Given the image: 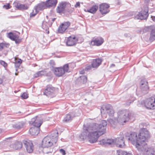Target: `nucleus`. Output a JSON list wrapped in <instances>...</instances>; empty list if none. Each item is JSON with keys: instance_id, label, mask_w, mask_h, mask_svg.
I'll use <instances>...</instances> for the list:
<instances>
[{"instance_id": "f257e3e1", "label": "nucleus", "mask_w": 155, "mask_h": 155, "mask_svg": "<svg viewBox=\"0 0 155 155\" xmlns=\"http://www.w3.org/2000/svg\"><path fill=\"white\" fill-rule=\"evenodd\" d=\"M107 122L102 120L100 124L93 123L88 126L84 125L83 131L80 136L81 139L84 140L87 138L91 143L96 142L100 136L106 132Z\"/></svg>"}, {"instance_id": "f03ea898", "label": "nucleus", "mask_w": 155, "mask_h": 155, "mask_svg": "<svg viewBox=\"0 0 155 155\" xmlns=\"http://www.w3.org/2000/svg\"><path fill=\"white\" fill-rule=\"evenodd\" d=\"M149 135V132L147 129L143 128L140 130L138 137L137 133L135 132L126 133L125 139L130 141L134 145L139 151L142 152L144 149L142 143L145 141Z\"/></svg>"}, {"instance_id": "7ed1b4c3", "label": "nucleus", "mask_w": 155, "mask_h": 155, "mask_svg": "<svg viewBox=\"0 0 155 155\" xmlns=\"http://www.w3.org/2000/svg\"><path fill=\"white\" fill-rule=\"evenodd\" d=\"M117 121L120 124L123 125L130 119L129 113L126 110H119L117 113Z\"/></svg>"}, {"instance_id": "20e7f679", "label": "nucleus", "mask_w": 155, "mask_h": 155, "mask_svg": "<svg viewBox=\"0 0 155 155\" xmlns=\"http://www.w3.org/2000/svg\"><path fill=\"white\" fill-rule=\"evenodd\" d=\"M58 133V132H56L57 135H55L54 141L52 140L51 138L49 136L45 137L42 141V147L43 148L48 147L51 146L54 143L55 144L57 141Z\"/></svg>"}, {"instance_id": "39448f33", "label": "nucleus", "mask_w": 155, "mask_h": 155, "mask_svg": "<svg viewBox=\"0 0 155 155\" xmlns=\"http://www.w3.org/2000/svg\"><path fill=\"white\" fill-rule=\"evenodd\" d=\"M101 111L102 114H107L110 116L111 117L113 116L114 113V111L110 104L103 105L101 109Z\"/></svg>"}, {"instance_id": "423d86ee", "label": "nucleus", "mask_w": 155, "mask_h": 155, "mask_svg": "<svg viewBox=\"0 0 155 155\" xmlns=\"http://www.w3.org/2000/svg\"><path fill=\"white\" fill-rule=\"evenodd\" d=\"M144 104L147 109H155V95L147 99L144 102Z\"/></svg>"}, {"instance_id": "0eeeda50", "label": "nucleus", "mask_w": 155, "mask_h": 155, "mask_svg": "<svg viewBox=\"0 0 155 155\" xmlns=\"http://www.w3.org/2000/svg\"><path fill=\"white\" fill-rule=\"evenodd\" d=\"M148 11L147 6H145L144 9H142L140 12H139L137 15L136 17L138 19H146L149 15Z\"/></svg>"}, {"instance_id": "6e6552de", "label": "nucleus", "mask_w": 155, "mask_h": 155, "mask_svg": "<svg viewBox=\"0 0 155 155\" xmlns=\"http://www.w3.org/2000/svg\"><path fill=\"white\" fill-rule=\"evenodd\" d=\"M55 88L51 85H48L44 92V94L48 97H53L55 96Z\"/></svg>"}, {"instance_id": "1a4fd4ad", "label": "nucleus", "mask_w": 155, "mask_h": 155, "mask_svg": "<svg viewBox=\"0 0 155 155\" xmlns=\"http://www.w3.org/2000/svg\"><path fill=\"white\" fill-rule=\"evenodd\" d=\"M26 150L28 153H31L33 151L34 146L31 141L29 140H24L23 141Z\"/></svg>"}, {"instance_id": "9d476101", "label": "nucleus", "mask_w": 155, "mask_h": 155, "mask_svg": "<svg viewBox=\"0 0 155 155\" xmlns=\"http://www.w3.org/2000/svg\"><path fill=\"white\" fill-rule=\"evenodd\" d=\"M42 120L39 118L38 116L32 118L30 122V124L32 125L34 127L39 128L42 123Z\"/></svg>"}, {"instance_id": "9b49d317", "label": "nucleus", "mask_w": 155, "mask_h": 155, "mask_svg": "<svg viewBox=\"0 0 155 155\" xmlns=\"http://www.w3.org/2000/svg\"><path fill=\"white\" fill-rule=\"evenodd\" d=\"M109 5L107 4H101L99 6V11L102 14H106L110 11L109 9Z\"/></svg>"}, {"instance_id": "f8f14e48", "label": "nucleus", "mask_w": 155, "mask_h": 155, "mask_svg": "<svg viewBox=\"0 0 155 155\" xmlns=\"http://www.w3.org/2000/svg\"><path fill=\"white\" fill-rule=\"evenodd\" d=\"M104 40L101 37L93 38L91 41V45L92 46H99L104 42Z\"/></svg>"}, {"instance_id": "ddd939ff", "label": "nucleus", "mask_w": 155, "mask_h": 155, "mask_svg": "<svg viewBox=\"0 0 155 155\" xmlns=\"http://www.w3.org/2000/svg\"><path fill=\"white\" fill-rule=\"evenodd\" d=\"M124 139V137L123 136L118 137L116 138L115 142L117 147L122 148L125 146Z\"/></svg>"}, {"instance_id": "4468645a", "label": "nucleus", "mask_w": 155, "mask_h": 155, "mask_svg": "<svg viewBox=\"0 0 155 155\" xmlns=\"http://www.w3.org/2000/svg\"><path fill=\"white\" fill-rule=\"evenodd\" d=\"M70 25V23L69 21L62 23L59 25L58 28V33H63L65 31Z\"/></svg>"}, {"instance_id": "2eb2a0df", "label": "nucleus", "mask_w": 155, "mask_h": 155, "mask_svg": "<svg viewBox=\"0 0 155 155\" xmlns=\"http://www.w3.org/2000/svg\"><path fill=\"white\" fill-rule=\"evenodd\" d=\"M78 41L76 39V38L74 36H70L67 39L66 42L67 45L68 46H72L76 44V42Z\"/></svg>"}, {"instance_id": "dca6fc26", "label": "nucleus", "mask_w": 155, "mask_h": 155, "mask_svg": "<svg viewBox=\"0 0 155 155\" xmlns=\"http://www.w3.org/2000/svg\"><path fill=\"white\" fill-rule=\"evenodd\" d=\"M67 3L65 2H62L58 5L56 8V12L58 13H61L64 11Z\"/></svg>"}, {"instance_id": "f3484780", "label": "nucleus", "mask_w": 155, "mask_h": 155, "mask_svg": "<svg viewBox=\"0 0 155 155\" xmlns=\"http://www.w3.org/2000/svg\"><path fill=\"white\" fill-rule=\"evenodd\" d=\"M46 7L45 3L43 2L38 4L37 6L34 7V9L37 12L43 10Z\"/></svg>"}, {"instance_id": "a211bd4d", "label": "nucleus", "mask_w": 155, "mask_h": 155, "mask_svg": "<svg viewBox=\"0 0 155 155\" xmlns=\"http://www.w3.org/2000/svg\"><path fill=\"white\" fill-rule=\"evenodd\" d=\"M25 123L23 121L17 122L12 125L13 128L18 130L23 128L25 125Z\"/></svg>"}, {"instance_id": "6ab92c4d", "label": "nucleus", "mask_w": 155, "mask_h": 155, "mask_svg": "<svg viewBox=\"0 0 155 155\" xmlns=\"http://www.w3.org/2000/svg\"><path fill=\"white\" fill-rule=\"evenodd\" d=\"M114 140L111 139H107L106 140L103 139L99 141V144L102 145H107V144L110 145L113 143Z\"/></svg>"}, {"instance_id": "aec40b11", "label": "nucleus", "mask_w": 155, "mask_h": 155, "mask_svg": "<svg viewBox=\"0 0 155 155\" xmlns=\"http://www.w3.org/2000/svg\"><path fill=\"white\" fill-rule=\"evenodd\" d=\"M54 74L56 76L60 77L63 75L64 73L62 67H61L55 68Z\"/></svg>"}, {"instance_id": "412c9836", "label": "nucleus", "mask_w": 155, "mask_h": 155, "mask_svg": "<svg viewBox=\"0 0 155 155\" xmlns=\"http://www.w3.org/2000/svg\"><path fill=\"white\" fill-rule=\"evenodd\" d=\"M149 88L148 86H140L139 96L143 95L148 93L149 91Z\"/></svg>"}, {"instance_id": "4be33fe9", "label": "nucleus", "mask_w": 155, "mask_h": 155, "mask_svg": "<svg viewBox=\"0 0 155 155\" xmlns=\"http://www.w3.org/2000/svg\"><path fill=\"white\" fill-rule=\"evenodd\" d=\"M57 2V0H47L45 3L46 7H55Z\"/></svg>"}, {"instance_id": "5701e85b", "label": "nucleus", "mask_w": 155, "mask_h": 155, "mask_svg": "<svg viewBox=\"0 0 155 155\" xmlns=\"http://www.w3.org/2000/svg\"><path fill=\"white\" fill-rule=\"evenodd\" d=\"M74 112L70 113L69 114L66 115V116L64 119V121L66 122H68L71 120L72 119V116L74 117L78 116L79 115L78 114H74Z\"/></svg>"}, {"instance_id": "b1692460", "label": "nucleus", "mask_w": 155, "mask_h": 155, "mask_svg": "<svg viewBox=\"0 0 155 155\" xmlns=\"http://www.w3.org/2000/svg\"><path fill=\"white\" fill-rule=\"evenodd\" d=\"M101 62L102 60L100 58L93 60L91 63V65L92 68H97L101 64Z\"/></svg>"}, {"instance_id": "393cba45", "label": "nucleus", "mask_w": 155, "mask_h": 155, "mask_svg": "<svg viewBox=\"0 0 155 155\" xmlns=\"http://www.w3.org/2000/svg\"><path fill=\"white\" fill-rule=\"evenodd\" d=\"M39 128L34 126L31 128L29 132L32 135H37L39 133Z\"/></svg>"}, {"instance_id": "a878e982", "label": "nucleus", "mask_w": 155, "mask_h": 155, "mask_svg": "<svg viewBox=\"0 0 155 155\" xmlns=\"http://www.w3.org/2000/svg\"><path fill=\"white\" fill-rule=\"evenodd\" d=\"M87 78L86 76L83 75L78 78L77 81L78 82V84H83L87 82Z\"/></svg>"}, {"instance_id": "bb28decb", "label": "nucleus", "mask_w": 155, "mask_h": 155, "mask_svg": "<svg viewBox=\"0 0 155 155\" xmlns=\"http://www.w3.org/2000/svg\"><path fill=\"white\" fill-rule=\"evenodd\" d=\"M98 9V6L94 5L91 7L90 9H88L87 10H85L84 11L86 12L94 14L96 12Z\"/></svg>"}, {"instance_id": "cd10ccee", "label": "nucleus", "mask_w": 155, "mask_h": 155, "mask_svg": "<svg viewBox=\"0 0 155 155\" xmlns=\"http://www.w3.org/2000/svg\"><path fill=\"white\" fill-rule=\"evenodd\" d=\"M15 7L20 10H26L28 8L27 4H21L20 3H17L15 5Z\"/></svg>"}, {"instance_id": "c85d7f7f", "label": "nucleus", "mask_w": 155, "mask_h": 155, "mask_svg": "<svg viewBox=\"0 0 155 155\" xmlns=\"http://www.w3.org/2000/svg\"><path fill=\"white\" fill-rule=\"evenodd\" d=\"M145 154V155H155V151L153 148H148Z\"/></svg>"}, {"instance_id": "c756f323", "label": "nucleus", "mask_w": 155, "mask_h": 155, "mask_svg": "<svg viewBox=\"0 0 155 155\" xmlns=\"http://www.w3.org/2000/svg\"><path fill=\"white\" fill-rule=\"evenodd\" d=\"M50 26L48 24L46 21H43L42 24V28L45 30L46 33L49 34V33L48 30V27Z\"/></svg>"}, {"instance_id": "7c9ffc66", "label": "nucleus", "mask_w": 155, "mask_h": 155, "mask_svg": "<svg viewBox=\"0 0 155 155\" xmlns=\"http://www.w3.org/2000/svg\"><path fill=\"white\" fill-rule=\"evenodd\" d=\"M22 146V143L21 142H17L15 143L13 145V147L14 149L15 150H18L21 149Z\"/></svg>"}, {"instance_id": "2f4dec72", "label": "nucleus", "mask_w": 155, "mask_h": 155, "mask_svg": "<svg viewBox=\"0 0 155 155\" xmlns=\"http://www.w3.org/2000/svg\"><path fill=\"white\" fill-rule=\"evenodd\" d=\"M45 74V71L44 70H42L41 71H38L34 75V77L35 78H37L38 77L44 75Z\"/></svg>"}, {"instance_id": "473e14b6", "label": "nucleus", "mask_w": 155, "mask_h": 155, "mask_svg": "<svg viewBox=\"0 0 155 155\" xmlns=\"http://www.w3.org/2000/svg\"><path fill=\"white\" fill-rule=\"evenodd\" d=\"M18 35L13 33L12 32H10L8 34V37L11 40L14 41L15 39L18 37Z\"/></svg>"}, {"instance_id": "72a5a7b5", "label": "nucleus", "mask_w": 155, "mask_h": 155, "mask_svg": "<svg viewBox=\"0 0 155 155\" xmlns=\"http://www.w3.org/2000/svg\"><path fill=\"white\" fill-rule=\"evenodd\" d=\"M149 39L150 41H153L155 40V29L152 30Z\"/></svg>"}, {"instance_id": "f704fd0d", "label": "nucleus", "mask_w": 155, "mask_h": 155, "mask_svg": "<svg viewBox=\"0 0 155 155\" xmlns=\"http://www.w3.org/2000/svg\"><path fill=\"white\" fill-rule=\"evenodd\" d=\"M136 99V98L133 96H131L130 97L129 100H128L126 103V105H129L130 104L132 103L134 100Z\"/></svg>"}, {"instance_id": "c9c22d12", "label": "nucleus", "mask_w": 155, "mask_h": 155, "mask_svg": "<svg viewBox=\"0 0 155 155\" xmlns=\"http://www.w3.org/2000/svg\"><path fill=\"white\" fill-rule=\"evenodd\" d=\"M140 86H147L148 85V82L146 79H142L140 82Z\"/></svg>"}, {"instance_id": "e433bc0d", "label": "nucleus", "mask_w": 155, "mask_h": 155, "mask_svg": "<svg viewBox=\"0 0 155 155\" xmlns=\"http://www.w3.org/2000/svg\"><path fill=\"white\" fill-rule=\"evenodd\" d=\"M62 68L64 71V73L65 72L68 73L70 72V71H69V65L68 64H64Z\"/></svg>"}, {"instance_id": "4c0bfd02", "label": "nucleus", "mask_w": 155, "mask_h": 155, "mask_svg": "<svg viewBox=\"0 0 155 155\" xmlns=\"http://www.w3.org/2000/svg\"><path fill=\"white\" fill-rule=\"evenodd\" d=\"M9 46V44L8 43H1L0 44V50L4 47L8 48Z\"/></svg>"}, {"instance_id": "58836bf2", "label": "nucleus", "mask_w": 155, "mask_h": 155, "mask_svg": "<svg viewBox=\"0 0 155 155\" xmlns=\"http://www.w3.org/2000/svg\"><path fill=\"white\" fill-rule=\"evenodd\" d=\"M117 118H115L114 120L112 119H108V122L111 125H115L117 122Z\"/></svg>"}, {"instance_id": "ea45409f", "label": "nucleus", "mask_w": 155, "mask_h": 155, "mask_svg": "<svg viewBox=\"0 0 155 155\" xmlns=\"http://www.w3.org/2000/svg\"><path fill=\"white\" fill-rule=\"evenodd\" d=\"M127 152L122 150H118L117 151V155H125L126 154Z\"/></svg>"}, {"instance_id": "a19ab883", "label": "nucleus", "mask_w": 155, "mask_h": 155, "mask_svg": "<svg viewBox=\"0 0 155 155\" xmlns=\"http://www.w3.org/2000/svg\"><path fill=\"white\" fill-rule=\"evenodd\" d=\"M0 64L5 68H6L8 65L7 64L5 61L2 60H0Z\"/></svg>"}, {"instance_id": "79ce46f5", "label": "nucleus", "mask_w": 155, "mask_h": 155, "mask_svg": "<svg viewBox=\"0 0 155 155\" xmlns=\"http://www.w3.org/2000/svg\"><path fill=\"white\" fill-rule=\"evenodd\" d=\"M21 39L19 38V36H18L14 41H15L16 44H19L21 42Z\"/></svg>"}, {"instance_id": "37998d69", "label": "nucleus", "mask_w": 155, "mask_h": 155, "mask_svg": "<svg viewBox=\"0 0 155 155\" xmlns=\"http://www.w3.org/2000/svg\"><path fill=\"white\" fill-rule=\"evenodd\" d=\"M21 97L22 98L24 99H26L28 97L27 94L26 93H23L21 94Z\"/></svg>"}, {"instance_id": "c03bdc74", "label": "nucleus", "mask_w": 155, "mask_h": 155, "mask_svg": "<svg viewBox=\"0 0 155 155\" xmlns=\"http://www.w3.org/2000/svg\"><path fill=\"white\" fill-rule=\"evenodd\" d=\"M92 66L91 64V65H90V64L89 65L86 66V68H85V71H88V70L91 69L92 68Z\"/></svg>"}, {"instance_id": "a18cd8bd", "label": "nucleus", "mask_w": 155, "mask_h": 155, "mask_svg": "<svg viewBox=\"0 0 155 155\" xmlns=\"http://www.w3.org/2000/svg\"><path fill=\"white\" fill-rule=\"evenodd\" d=\"M3 7L6 9H8L10 8V5L9 4H7L3 5Z\"/></svg>"}, {"instance_id": "49530a36", "label": "nucleus", "mask_w": 155, "mask_h": 155, "mask_svg": "<svg viewBox=\"0 0 155 155\" xmlns=\"http://www.w3.org/2000/svg\"><path fill=\"white\" fill-rule=\"evenodd\" d=\"M60 152L62 153L63 155H65L66 154V153L65 151L63 149H61L60 150Z\"/></svg>"}, {"instance_id": "de8ad7c7", "label": "nucleus", "mask_w": 155, "mask_h": 155, "mask_svg": "<svg viewBox=\"0 0 155 155\" xmlns=\"http://www.w3.org/2000/svg\"><path fill=\"white\" fill-rule=\"evenodd\" d=\"M22 60L21 59L19 58L18 61H16L15 63L21 64L22 63Z\"/></svg>"}, {"instance_id": "09e8293b", "label": "nucleus", "mask_w": 155, "mask_h": 155, "mask_svg": "<svg viewBox=\"0 0 155 155\" xmlns=\"http://www.w3.org/2000/svg\"><path fill=\"white\" fill-rule=\"evenodd\" d=\"M50 64L52 66H54L55 65V63L53 60H51L50 61Z\"/></svg>"}, {"instance_id": "8fccbe9b", "label": "nucleus", "mask_w": 155, "mask_h": 155, "mask_svg": "<svg viewBox=\"0 0 155 155\" xmlns=\"http://www.w3.org/2000/svg\"><path fill=\"white\" fill-rule=\"evenodd\" d=\"M20 64H21L15 63V68H19V67L20 66Z\"/></svg>"}, {"instance_id": "3c124183", "label": "nucleus", "mask_w": 155, "mask_h": 155, "mask_svg": "<svg viewBox=\"0 0 155 155\" xmlns=\"http://www.w3.org/2000/svg\"><path fill=\"white\" fill-rule=\"evenodd\" d=\"M78 7H80V4L79 2H78L76 3V5H75V7L77 8Z\"/></svg>"}, {"instance_id": "603ef678", "label": "nucleus", "mask_w": 155, "mask_h": 155, "mask_svg": "<svg viewBox=\"0 0 155 155\" xmlns=\"http://www.w3.org/2000/svg\"><path fill=\"white\" fill-rule=\"evenodd\" d=\"M36 15V14H33L32 13H31L30 14V17H34L35 15Z\"/></svg>"}, {"instance_id": "864d4df0", "label": "nucleus", "mask_w": 155, "mask_h": 155, "mask_svg": "<svg viewBox=\"0 0 155 155\" xmlns=\"http://www.w3.org/2000/svg\"><path fill=\"white\" fill-rule=\"evenodd\" d=\"M151 18L152 20L154 22H155V16H151Z\"/></svg>"}, {"instance_id": "5fc2aeb1", "label": "nucleus", "mask_w": 155, "mask_h": 155, "mask_svg": "<svg viewBox=\"0 0 155 155\" xmlns=\"http://www.w3.org/2000/svg\"><path fill=\"white\" fill-rule=\"evenodd\" d=\"M56 19L55 18H52L51 19V21H52L51 22V25L52 24L53 22L54 21L55 19Z\"/></svg>"}, {"instance_id": "6e6d98bb", "label": "nucleus", "mask_w": 155, "mask_h": 155, "mask_svg": "<svg viewBox=\"0 0 155 155\" xmlns=\"http://www.w3.org/2000/svg\"><path fill=\"white\" fill-rule=\"evenodd\" d=\"M80 72L81 74H83L84 73V70H82L81 71H80Z\"/></svg>"}, {"instance_id": "4d7b16f0", "label": "nucleus", "mask_w": 155, "mask_h": 155, "mask_svg": "<svg viewBox=\"0 0 155 155\" xmlns=\"http://www.w3.org/2000/svg\"><path fill=\"white\" fill-rule=\"evenodd\" d=\"M125 155H133L131 153H129L127 152L126 154H125Z\"/></svg>"}, {"instance_id": "13d9d810", "label": "nucleus", "mask_w": 155, "mask_h": 155, "mask_svg": "<svg viewBox=\"0 0 155 155\" xmlns=\"http://www.w3.org/2000/svg\"><path fill=\"white\" fill-rule=\"evenodd\" d=\"M3 80L2 79L0 78V84H2V83Z\"/></svg>"}, {"instance_id": "bf43d9fd", "label": "nucleus", "mask_w": 155, "mask_h": 155, "mask_svg": "<svg viewBox=\"0 0 155 155\" xmlns=\"http://www.w3.org/2000/svg\"><path fill=\"white\" fill-rule=\"evenodd\" d=\"M51 152H52V151H51V150H50L49 151H47V152H45V153H51Z\"/></svg>"}, {"instance_id": "052dcab7", "label": "nucleus", "mask_w": 155, "mask_h": 155, "mask_svg": "<svg viewBox=\"0 0 155 155\" xmlns=\"http://www.w3.org/2000/svg\"><path fill=\"white\" fill-rule=\"evenodd\" d=\"M115 65L114 64H112L110 65L111 67H113L115 66Z\"/></svg>"}, {"instance_id": "680f3d73", "label": "nucleus", "mask_w": 155, "mask_h": 155, "mask_svg": "<svg viewBox=\"0 0 155 155\" xmlns=\"http://www.w3.org/2000/svg\"><path fill=\"white\" fill-rule=\"evenodd\" d=\"M147 2H148L150 0H145Z\"/></svg>"}, {"instance_id": "e2e57ef3", "label": "nucleus", "mask_w": 155, "mask_h": 155, "mask_svg": "<svg viewBox=\"0 0 155 155\" xmlns=\"http://www.w3.org/2000/svg\"><path fill=\"white\" fill-rule=\"evenodd\" d=\"M18 68H16L15 71H18Z\"/></svg>"}, {"instance_id": "0e129e2a", "label": "nucleus", "mask_w": 155, "mask_h": 155, "mask_svg": "<svg viewBox=\"0 0 155 155\" xmlns=\"http://www.w3.org/2000/svg\"><path fill=\"white\" fill-rule=\"evenodd\" d=\"M78 111V110H76L75 111V113H76V112H77Z\"/></svg>"}, {"instance_id": "69168bd1", "label": "nucleus", "mask_w": 155, "mask_h": 155, "mask_svg": "<svg viewBox=\"0 0 155 155\" xmlns=\"http://www.w3.org/2000/svg\"><path fill=\"white\" fill-rule=\"evenodd\" d=\"M15 74L16 75H18V74H17V73H15Z\"/></svg>"}, {"instance_id": "338daca9", "label": "nucleus", "mask_w": 155, "mask_h": 155, "mask_svg": "<svg viewBox=\"0 0 155 155\" xmlns=\"http://www.w3.org/2000/svg\"><path fill=\"white\" fill-rule=\"evenodd\" d=\"M2 131H1V130L0 129V133H1Z\"/></svg>"}, {"instance_id": "774afa93", "label": "nucleus", "mask_w": 155, "mask_h": 155, "mask_svg": "<svg viewBox=\"0 0 155 155\" xmlns=\"http://www.w3.org/2000/svg\"><path fill=\"white\" fill-rule=\"evenodd\" d=\"M21 112H19V113H20Z\"/></svg>"}]
</instances>
